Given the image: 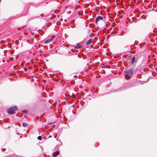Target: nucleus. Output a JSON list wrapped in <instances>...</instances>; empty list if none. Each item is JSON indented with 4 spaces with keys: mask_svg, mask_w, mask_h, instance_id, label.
<instances>
[{
    "mask_svg": "<svg viewBox=\"0 0 157 157\" xmlns=\"http://www.w3.org/2000/svg\"><path fill=\"white\" fill-rule=\"evenodd\" d=\"M133 71V69L131 68L129 71H125L124 72L125 78L127 79L130 78L132 75Z\"/></svg>",
    "mask_w": 157,
    "mask_h": 157,
    "instance_id": "1",
    "label": "nucleus"
},
{
    "mask_svg": "<svg viewBox=\"0 0 157 157\" xmlns=\"http://www.w3.org/2000/svg\"><path fill=\"white\" fill-rule=\"evenodd\" d=\"M17 109V108L16 106L12 107L7 110V112L9 114H12L14 113V112L16 111Z\"/></svg>",
    "mask_w": 157,
    "mask_h": 157,
    "instance_id": "2",
    "label": "nucleus"
},
{
    "mask_svg": "<svg viewBox=\"0 0 157 157\" xmlns=\"http://www.w3.org/2000/svg\"><path fill=\"white\" fill-rule=\"evenodd\" d=\"M55 36H52L50 38H49L48 40H46L45 42L44 43L45 44H49L52 43L53 40L54 38H55Z\"/></svg>",
    "mask_w": 157,
    "mask_h": 157,
    "instance_id": "3",
    "label": "nucleus"
},
{
    "mask_svg": "<svg viewBox=\"0 0 157 157\" xmlns=\"http://www.w3.org/2000/svg\"><path fill=\"white\" fill-rule=\"evenodd\" d=\"M103 19V17L101 16H98L95 19V21L96 23H97L100 20Z\"/></svg>",
    "mask_w": 157,
    "mask_h": 157,
    "instance_id": "4",
    "label": "nucleus"
},
{
    "mask_svg": "<svg viewBox=\"0 0 157 157\" xmlns=\"http://www.w3.org/2000/svg\"><path fill=\"white\" fill-rule=\"evenodd\" d=\"M59 151H57L55 152H54L52 156L53 157H56L57 155H59Z\"/></svg>",
    "mask_w": 157,
    "mask_h": 157,
    "instance_id": "5",
    "label": "nucleus"
},
{
    "mask_svg": "<svg viewBox=\"0 0 157 157\" xmlns=\"http://www.w3.org/2000/svg\"><path fill=\"white\" fill-rule=\"evenodd\" d=\"M92 41V39H90L87 41V42L86 43V45H89L91 43Z\"/></svg>",
    "mask_w": 157,
    "mask_h": 157,
    "instance_id": "6",
    "label": "nucleus"
},
{
    "mask_svg": "<svg viewBox=\"0 0 157 157\" xmlns=\"http://www.w3.org/2000/svg\"><path fill=\"white\" fill-rule=\"evenodd\" d=\"M82 47V46L77 45V46H75L74 48L75 49H79V48H81Z\"/></svg>",
    "mask_w": 157,
    "mask_h": 157,
    "instance_id": "7",
    "label": "nucleus"
},
{
    "mask_svg": "<svg viewBox=\"0 0 157 157\" xmlns=\"http://www.w3.org/2000/svg\"><path fill=\"white\" fill-rule=\"evenodd\" d=\"M135 57H133L132 59V63L133 64L135 62Z\"/></svg>",
    "mask_w": 157,
    "mask_h": 157,
    "instance_id": "8",
    "label": "nucleus"
},
{
    "mask_svg": "<svg viewBox=\"0 0 157 157\" xmlns=\"http://www.w3.org/2000/svg\"><path fill=\"white\" fill-rule=\"evenodd\" d=\"M23 126L24 127H26L27 126V124L26 123H23L22 124Z\"/></svg>",
    "mask_w": 157,
    "mask_h": 157,
    "instance_id": "9",
    "label": "nucleus"
},
{
    "mask_svg": "<svg viewBox=\"0 0 157 157\" xmlns=\"http://www.w3.org/2000/svg\"><path fill=\"white\" fill-rule=\"evenodd\" d=\"M144 44H145V43H141L139 44V46H140V48H141L142 46H143Z\"/></svg>",
    "mask_w": 157,
    "mask_h": 157,
    "instance_id": "10",
    "label": "nucleus"
},
{
    "mask_svg": "<svg viewBox=\"0 0 157 157\" xmlns=\"http://www.w3.org/2000/svg\"><path fill=\"white\" fill-rule=\"evenodd\" d=\"M41 138H42L40 136H39L37 138L39 140H41Z\"/></svg>",
    "mask_w": 157,
    "mask_h": 157,
    "instance_id": "11",
    "label": "nucleus"
},
{
    "mask_svg": "<svg viewBox=\"0 0 157 157\" xmlns=\"http://www.w3.org/2000/svg\"><path fill=\"white\" fill-rule=\"evenodd\" d=\"M23 112L24 113H26L27 112V111L26 110H24V111H23Z\"/></svg>",
    "mask_w": 157,
    "mask_h": 157,
    "instance_id": "12",
    "label": "nucleus"
},
{
    "mask_svg": "<svg viewBox=\"0 0 157 157\" xmlns=\"http://www.w3.org/2000/svg\"><path fill=\"white\" fill-rule=\"evenodd\" d=\"M43 16H44V14H41V17H43Z\"/></svg>",
    "mask_w": 157,
    "mask_h": 157,
    "instance_id": "13",
    "label": "nucleus"
},
{
    "mask_svg": "<svg viewBox=\"0 0 157 157\" xmlns=\"http://www.w3.org/2000/svg\"><path fill=\"white\" fill-rule=\"evenodd\" d=\"M1 0H0V2L1 1Z\"/></svg>",
    "mask_w": 157,
    "mask_h": 157,
    "instance_id": "14",
    "label": "nucleus"
}]
</instances>
